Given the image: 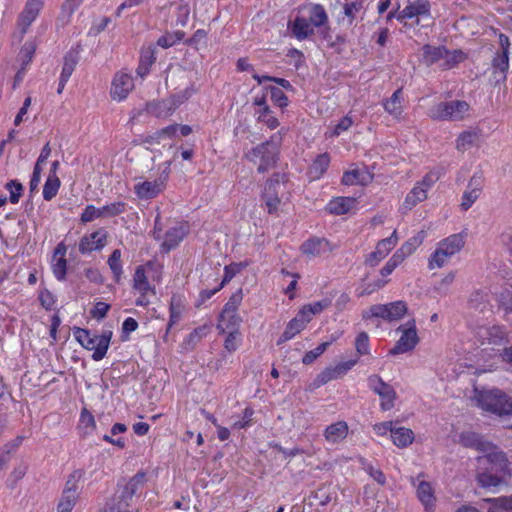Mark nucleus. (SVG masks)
<instances>
[{"instance_id":"obj_1","label":"nucleus","mask_w":512,"mask_h":512,"mask_svg":"<svg viewBox=\"0 0 512 512\" xmlns=\"http://www.w3.org/2000/svg\"><path fill=\"white\" fill-rule=\"evenodd\" d=\"M282 143L281 133L278 132L262 144L257 145L248 151L245 157L254 164L258 163L259 173H265L274 168L279 158L280 146Z\"/></svg>"},{"instance_id":"obj_2","label":"nucleus","mask_w":512,"mask_h":512,"mask_svg":"<svg viewBox=\"0 0 512 512\" xmlns=\"http://www.w3.org/2000/svg\"><path fill=\"white\" fill-rule=\"evenodd\" d=\"M473 400L478 407L493 414H512V399L499 389L480 391L475 388Z\"/></svg>"},{"instance_id":"obj_3","label":"nucleus","mask_w":512,"mask_h":512,"mask_svg":"<svg viewBox=\"0 0 512 512\" xmlns=\"http://www.w3.org/2000/svg\"><path fill=\"white\" fill-rule=\"evenodd\" d=\"M74 336L85 349L94 351L93 360L100 361L107 353L112 332L105 331L101 335H92L90 331L77 327L74 330Z\"/></svg>"},{"instance_id":"obj_4","label":"nucleus","mask_w":512,"mask_h":512,"mask_svg":"<svg viewBox=\"0 0 512 512\" xmlns=\"http://www.w3.org/2000/svg\"><path fill=\"white\" fill-rule=\"evenodd\" d=\"M464 244L465 240L461 234H453L440 241L437 249L430 258V269L434 267L441 268L451 256L461 251Z\"/></svg>"},{"instance_id":"obj_5","label":"nucleus","mask_w":512,"mask_h":512,"mask_svg":"<svg viewBox=\"0 0 512 512\" xmlns=\"http://www.w3.org/2000/svg\"><path fill=\"white\" fill-rule=\"evenodd\" d=\"M285 189L284 176H281L279 173L273 174L266 182L262 193V200L269 214H275L279 211Z\"/></svg>"},{"instance_id":"obj_6","label":"nucleus","mask_w":512,"mask_h":512,"mask_svg":"<svg viewBox=\"0 0 512 512\" xmlns=\"http://www.w3.org/2000/svg\"><path fill=\"white\" fill-rule=\"evenodd\" d=\"M145 482L146 474L144 472H138L123 487L120 494L115 496V503L109 506V511L130 512L128 508L131 505L133 496L143 488Z\"/></svg>"},{"instance_id":"obj_7","label":"nucleus","mask_w":512,"mask_h":512,"mask_svg":"<svg viewBox=\"0 0 512 512\" xmlns=\"http://www.w3.org/2000/svg\"><path fill=\"white\" fill-rule=\"evenodd\" d=\"M469 111V104L465 101L454 100L440 102L429 110V116L434 120H462Z\"/></svg>"},{"instance_id":"obj_8","label":"nucleus","mask_w":512,"mask_h":512,"mask_svg":"<svg viewBox=\"0 0 512 512\" xmlns=\"http://www.w3.org/2000/svg\"><path fill=\"white\" fill-rule=\"evenodd\" d=\"M407 311L408 308L404 301H396L388 304L372 305L362 312V317L363 319L377 317L391 322L402 319Z\"/></svg>"},{"instance_id":"obj_9","label":"nucleus","mask_w":512,"mask_h":512,"mask_svg":"<svg viewBox=\"0 0 512 512\" xmlns=\"http://www.w3.org/2000/svg\"><path fill=\"white\" fill-rule=\"evenodd\" d=\"M81 478L82 472L79 470L69 475L57 505V512H71L73 510L80 495L79 482Z\"/></svg>"},{"instance_id":"obj_10","label":"nucleus","mask_w":512,"mask_h":512,"mask_svg":"<svg viewBox=\"0 0 512 512\" xmlns=\"http://www.w3.org/2000/svg\"><path fill=\"white\" fill-rule=\"evenodd\" d=\"M397 331L401 332V336L395 346L390 350V354L396 355L412 351L419 343L420 339L417 334L416 321L414 318L400 325Z\"/></svg>"},{"instance_id":"obj_11","label":"nucleus","mask_w":512,"mask_h":512,"mask_svg":"<svg viewBox=\"0 0 512 512\" xmlns=\"http://www.w3.org/2000/svg\"><path fill=\"white\" fill-rule=\"evenodd\" d=\"M508 467L506 455L497 449L477 457V471H487L488 474L497 473L504 476Z\"/></svg>"},{"instance_id":"obj_12","label":"nucleus","mask_w":512,"mask_h":512,"mask_svg":"<svg viewBox=\"0 0 512 512\" xmlns=\"http://www.w3.org/2000/svg\"><path fill=\"white\" fill-rule=\"evenodd\" d=\"M369 387L381 398V408L384 411L390 410L394 406L396 392L394 388L385 383L378 375H372L368 378Z\"/></svg>"},{"instance_id":"obj_13","label":"nucleus","mask_w":512,"mask_h":512,"mask_svg":"<svg viewBox=\"0 0 512 512\" xmlns=\"http://www.w3.org/2000/svg\"><path fill=\"white\" fill-rule=\"evenodd\" d=\"M125 211V203L114 202L100 208L88 205L81 215V221L84 223L93 221L96 218H107L117 216Z\"/></svg>"},{"instance_id":"obj_14","label":"nucleus","mask_w":512,"mask_h":512,"mask_svg":"<svg viewBox=\"0 0 512 512\" xmlns=\"http://www.w3.org/2000/svg\"><path fill=\"white\" fill-rule=\"evenodd\" d=\"M134 89V81L131 75L118 72L115 74L110 90V96L115 101H122Z\"/></svg>"},{"instance_id":"obj_15","label":"nucleus","mask_w":512,"mask_h":512,"mask_svg":"<svg viewBox=\"0 0 512 512\" xmlns=\"http://www.w3.org/2000/svg\"><path fill=\"white\" fill-rule=\"evenodd\" d=\"M357 360L341 362L334 367H327L321 371L314 380V385L320 387L328 382L342 378L355 364Z\"/></svg>"},{"instance_id":"obj_16","label":"nucleus","mask_w":512,"mask_h":512,"mask_svg":"<svg viewBox=\"0 0 512 512\" xmlns=\"http://www.w3.org/2000/svg\"><path fill=\"white\" fill-rule=\"evenodd\" d=\"M459 443L465 448L475 449L479 452L489 453L495 448L489 441L473 431H463L459 435Z\"/></svg>"},{"instance_id":"obj_17","label":"nucleus","mask_w":512,"mask_h":512,"mask_svg":"<svg viewBox=\"0 0 512 512\" xmlns=\"http://www.w3.org/2000/svg\"><path fill=\"white\" fill-rule=\"evenodd\" d=\"M107 232L99 229L89 235H85L79 242V251L82 254L90 253L94 250H100L106 245Z\"/></svg>"},{"instance_id":"obj_18","label":"nucleus","mask_w":512,"mask_h":512,"mask_svg":"<svg viewBox=\"0 0 512 512\" xmlns=\"http://www.w3.org/2000/svg\"><path fill=\"white\" fill-rule=\"evenodd\" d=\"M476 334L482 339V344L501 346L507 342V333L500 326L480 327Z\"/></svg>"},{"instance_id":"obj_19","label":"nucleus","mask_w":512,"mask_h":512,"mask_svg":"<svg viewBox=\"0 0 512 512\" xmlns=\"http://www.w3.org/2000/svg\"><path fill=\"white\" fill-rule=\"evenodd\" d=\"M310 322L307 315L304 313L302 308L299 310L297 315L289 321L287 324L285 331L280 336L277 344L280 345L290 339H292L294 336H296L298 333H300L306 325Z\"/></svg>"},{"instance_id":"obj_20","label":"nucleus","mask_w":512,"mask_h":512,"mask_svg":"<svg viewBox=\"0 0 512 512\" xmlns=\"http://www.w3.org/2000/svg\"><path fill=\"white\" fill-rule=\"evenodd\" d=\"M178 130V124L169 125L159 131H156L152 135H149L145 138L144 143L154 145L159 144L162 145L163 148H168L171 150L173 148V137L176 135Z\"/></svg>"},{"instance_id":"obj_21","label":"nucleus","mask_w":512,"mask_h":512,"mask_svg":"<svg viewBox=\"0 0 512 512\" xmlns=\"http://www.w3.org/2000/svg\"><path fill=\"white\" fill-rule=\"evenodd\" d=\"M483 182V177L480 174H475L471 177L467 190L462 197L461 207L463 210H468L478 199L483 188Z\"/></svg>"},{"instance_id":"obj_22","label":"nucleus","mask_w":512,"mask_h":512,"mask_svg":"<svg viewBox=\"0 0 512 512\" xmlns=\"http://www.w3.org/2000/svg\"><path fill=\"white\" fill-rule=\"evenodd\" d=\"M397 242V233L394 231L390 237L382 239L377 243L375 251L370 253L367 262L374 266L389 254V252L396 246Z\"/></svg>"},{"instance_id":"obj_23","label":"nucleus","mask_w":512,"mask_h":512,"mask_svg":"<svg viewBox=\"0 0 512 512\" xmlns=\"http://www.w3.org/2000/svg\"><path fill=\"white\" fill-rule=\"evenodd\" d=\"M176 108L177 103L170 99V97L146 104V111L157 118H167L172 115Z\"/></svg>"},{"instance_id":"obj_24","label":"nucleus","mask_w":512,"mask_h":512,"mask_svg":"<svg viewBox=\"0 0 512 512\" xmlns=\"http://www.w3.org/2000/svg\"><path fill=\"white\" fill-rule=\"evenodd\" d=\"M349 427L347 422L338 421L328 425L323 433L325 440L330 444L342 442L348 435Z\"/></svg>"},{"instance_id":"obj_25","label":"nucleus","mask_w":512,"mask_h":512,"mask_svg":"<svg viewBox=\"0 0 512 512\" xmlns=\"http://www.w3.org/2000/svg\"><path fill=\"white\" fill-rule=\"evenodd\" d=\"M430 11V3L428 0H416L407 5L397 16L398 21L411 19L420 15H428Z\"/></svg>"},{"instance_id":"obj_26","label":"nucleus","mask_w":512,"mask_h":512,"mask_svg":"<svg viewBox=\"0 0 512 512\" xmlns=\"http://www.w3.org/2000/svg\"><path fill=\"white\" fill-rule=\"evenodd\" d=\"M301 251L308 257H317L331 251V246L324 238H313L301 245Z\"/></svg>"},{"instance_id":"obj_27","label":"nucleus","mask_w":512,"mask_h":512,"mask_svg":"<svg viewBox=\"0 0 512 512\" xmlns=\"http://www.w3.org/2000/svg\"><path fill=\"white\" fill-rule=\"evenodd\" d=\"M164 188L162 180L144 181L134 186L135 193L141 199L156 197Z\"/></svg>"},{"instance_id":"obj_28","label":"nucleus","mask_w":512,"mask_h":512,"mask_svg":"<svg viewBox=\"0 0 512 512\" xmlns=\"http://www.w3.org/2000/svg\"><path fill=\"white\" fill-rule=\"evenodd\" d=\"M417 497L424 505L426 512H433L436 498L432 485L424 480H420L417 485Z\"/></svg>"},{"instance_id":"obj_29","label":"nucleus","mask_w":512,"mask_h":512,"mask_svg":"<svg viewBox=\"0 0 512 512\" xmlns=\"http://www.w3.org/2000/svg\"><path fill=\"white\" fill-rule=\"evenodd\" d=\"M187 233L188 226L186 224H179L169 229L165 234V240L162 243V247L165 248L166 251L175 248L184 239Z\"/></svg>"},{"instance_id":"obj_30","label":"nucleus","mask_w":512,"mask_h":512,"mask_svg":"<svg viewBox=\"0 0 512 512\" xmlns=\"http://www.w3.org/2000/svg\"><path fill=\"white\" fill-rule=\"evenodd\" d=\"M242 318L238 313H224L221 312L218 317L216 328L219 333L224 334L226 331H239Z\"/></svg>"},{"instance_id":"obj_31","label":"nucleus","mask_w":512,"mask_h":512,"mask_svg":"<svg viewBox=\"0 0 512 512\" xmlns=\"http://www.w3.org/2000/svg\"><path fill=\"white\" fill-rule=\"evenodd\" d=\"M402 89H397L390 98L383 101L384 110L396 119H400L403 113Z\"/></svg>"},{"instance_id":"obj_32","label":"nucleus","mask_w":512,"mask_h":512,"mask_svg":"<svg viewBox=\"0 0 512 512\" xmlns=\"http://www.w3.org/2000/svg\"><path fill=\"white\" fill-rule=\"evenodd\" d=\"M372 175L364 169H353L344 173L342 183L345 185H367Z\"/></svg>"},{"instance_id":"obj_33","label":"nucleus","mask_w":512,"mask_h":512,"mask_svg":"<svg viewBox=\"0 0 512 512\" xmlns=\"http://www.w3.org/2000/svg\"><path fill=\"white\" fill-rule=\"evenodd\" d=\"M356 205V199L351 197H337L327 206L331 214L342 215L349 212Z\"/></svg>"},{"instance_id":"obj_34","label":"nucleus","mask_w":512,"mask_h":512,"mask_svg":"<svg viewBox=\"0 0 512 512\" xmlns=\"http://www.w3.org/2000/svg\"><path fill=\"white\" fill-rule=\"evenodd\" d=\"M426 233L424 230L419 231L415 236L406 241L395 253L404 261L411 255L423 242Z\"/></svg>"},{"instance_id":"obj_35","label":"nucleus","mask_w":512,"mask_h":512,"mask_svg":"<svg viewBox=\"0 0 512 512\" xmlns=\"http://www.w3.org/2000/svg\"><path fill=\"white\" fill-rule=\"evenodd\" d=\"M185 310V301L181 296L174 295L170 301V318L167 330L171 329L173 325L177 324Z\"/></svg>"},{"instance_id":"obj_36","label":"nucleus","mask_w":512,"mask_h":512,"mask_svg":"<svg viewBox=\"0 0 512 512\" xmlns=\"http://www.w3.org/2000/svg\"><path fill=\"white\" fill-rule=\"evenodd\" d=\"M391 437L397 447L405 448L412 444L414 433L411 429L405 427L393 428Z\"/></svg>"},{"instance_id":"obj_37","label":"nucleus","mask_w":512,"mask_h":512,"mask_svg":"<svg viewBox=\"0 0 512 512\" xmlns=\"http://www.w3.org/2000/svg\"><path fill=\"white\" fill-rule=\"evenodd\" d=\"M330 163V157L327 153L320 154L314 160L309 168V176L312 180L319 179L327 170Z\"/></svg>"},{"instance_id":"obj_38","label":"nucleus","mask_w":512,"mask_h":512,"mask_svg":"<svg viewBox=\"0 0 512 512\" xmlns=\"http://www.w3.org/2000/svg\"><path fill=\"white\" fill-rule=\"evenodd\" d=\"M133 287L137 291H139L142 294H147L151 292L154 294V289L151 287L148 278L145 274V270L143 266H138L134 273V279H133Z\"/></svg>"},{"instance_id":"obj_39","label":"nucleus","mask_w":512,"mask_h":512,"mask_svg":"<svg viewBox=\"0 0 512 512\" xmlns=\"http://www.w3.org/2000/svg\"><path fill=\"white\" fill-rule=\"evenodd\" d=\"M292 33L297 39L303 40L313 34V28L306 18L297 17L292 25Z\"/></svg>"},{"instance_id":"obj_40","label":"nucleus","mask_w":512,"mask_h":512,"mask_svg":"<svg viewBox=\"0 0 512 512\" xmlns=\"http://www.w3.org/2000/svg\"><path fill=\"white\" fill-rule=\"evenodd\" d=\"M427 198L426 188L423 186H416L410 191L403 202V208L411 210L419 202L424 201Z\"/></svg>"},{"instance_id":"obj_41","label":"nucleus","mask_w":512,"mask_h":512,"mask_svg":"<svg viewBox=\"0 0 512 512\" xmlns=\"http://www.w3.org/2000/svg\"><path fill=\"white\" fill-rule=\"evenodd\" d=\"M445 53V48L442 46H431L425 45L423 47V58L427 65H433L435 63L441 64Z\"/></svg>"},{"instance_id":"obj_42","label":"nucleus","mask_w":512,"mask_h":512,"mask_svg":"<svg viewBox=\"0 0 512 512\" xmlns=\"http://www.w3.org/2000/svg\"><path fill=\"white\" fill-rule=\"evenodd\" d=\"M310 24L315 27H321L328 21V16L325 9L320 4H313L309 8V20Z\"/></svg>"},{"instance_id":"obj_43","label":"nucleus","mask_w":512,"mask_h":512,"mask_svg":"<svg viewBox=\"0 0 512 512\" xmlns=\"http://www.w3.org/2000/svg\"><path fill=\"white\" fill-rule=\"evenodd\" d=\"M503 477L497 473L488 474L487 471H477L476 479L479 486L483 488L497 487L503 482Z\"/></svg>"},{"instance_id":"obj_44","label":"nucleus","mask_w":512,"mask_h":512,"mask_svg":"<svg viewBox=\"0 0 512 512\" xmlns=\"http://www.w3.org/2000/svg\"><path fill=\"white\" fill-rule=\"evenodd\" d=\"M478 138L479 137L476 132L464 131L457 138L456 149L461 152L467 151L476 144Z\"/></svg>"},{"instance_id":"obj_45","label":"nucleus","mask_w":512,"mask_h":512,"mask_svg":"<svg viewBox=\"0 0 512 512\" xmlns=\"http://www.w3.org/2000/svg\"><path fill=\"white\" fill-rule=\"evenodd\" d=\"M465 59V54L461 50L449 51L445 48V53L440 67L450 69Z\"/></svg>"},{"instance_id":"obj_46","label":"nucleus","mask_w":512,"mask_h":512,"mask_svg":"<svg viewBox=\"0 0 512 512\" xmlns=\"http://www.w3.org/2000/svg\"><path fill=\"white\" fill-rule=\"evenodd\" d=\"M78 62L77 53L74 51H70L64 58V64L61 72V78L63 81H68L70 76L72 75L76 64Z\"/></svg>"},{"instance_id":"obj_47","label":"nucleus","mask_w":512,"mask_h":512,"mask_svg":"<svg viewBox=\"0 0 512 512\" xmlns=\"http://www.w3.org/2000/svg\"><path fill=\"white\" fill-rule=\"evenodd\" d=\"M59 187L60 179L57 177V175H49L43 187L44 199L49 201L55 197Z\"/></svg>"},{"instance_id":"obj_48","label":"nucleus","mask_w":512,"mask_h":512,"mask_svg":"<svg viewBox=\"0 0 512 512\" xmlns=\"http://www.w3.org/2000/svg\"><path fill=\"white\" fill-rule=\"evenodd\" d=\"M330 305H331L330 299H323L321 301L314 302L312 304L304 305L302 307V310L304 311V313L307 315V317L311 321V319L314 315L321 313L323 310L328 308Z\"/></svg>"},{"instance_id":"obj_49","label":"nucleus","mask_w":512,"mask_h":512,"mask_svg":"<svg viewBox=\"0 0 512 512\" xmlns=\"http://www.w3.org/2000/svg\"><path fill=\"white\" fill-rule=\"evenodd\" d=\"M359 461L362 465V468L370 475V477H372L379 485L383 486L386 484V477L384 475V473L374 467L373 465L369 464L366 459H364L363 457H360L359 458Z\"/></svg>"},{"instance_id":"obj_50","label":"nucleus","mask_w":512,"mask_h":512,"mask_svg":"<svg viewBox=\"0 0 512 512\" xmlns=\"http://www.w3.org/2000/svg\"><path fill=\"white\" fill-rule=\"evenodd\" d=\"M83 0H65L62 5L60 20L63 23H68L74 11L81 5Z\"/></svg>"},{"instance_id":"obj_51","label":"nucleus","mask_w":512,"mask_h":512,"mask_svg":"<svg viewBox=\"0 0 512 512\" xmlns=\"http://www.w3.org/2000/svg\"><path fill=\"white\" fill-rule=\"evenodd\" d=\"M243 300V292L242 289H238L235 293H233L227 303L224 305V308L221 312L224 313H238V308Z\"/></svg>"},{"instance_id":"obj_52","label":"nucleus","mask_w":512,"mask_h":512,"mask_svg":"<svg viewBox=\"0 0 512 512\" xmlns=\"http://www.w3.org/2000/svg\"><path fill=\"white\" fill-rule=\"evenodd\" d=\"M108 264L110 269L112 270L116 281H119L122 274V265H121V252L116 249L112 252L108 259Z\"/></svg>"},{"instance_id":"obj_53","label":"nucleus","mask_w":512,"mask_h":512,"mask_svg":"<svg viewBox=\"0 0 512 512\" xmlns=\"http://www.w3.org/2000/svg\"><path fill=\"white\" fill-rule=\"evenodd\" d=\"M258 121L266 124L270 129H275L279 126V121L273 115L268 106H264L263 109L257 111Z\"/></svg>"},{"instance_id":"obj_54","label":"nucleus","mask_w":512,"mask_h":512,"mask_svg":"<svg viewBox=\"0 0 512 512\" xmlns=\"http://www.w3.org/2000/svg\"><path fill=\"white\" fill-rule=\"evenodd\" d=\"M335 339L336 338H333L331 341L323 342L320 345H318L314 350L307 352L302 359L303 363L307 365L313 363L321 354L325 352V350L331 345V343Z\"/></svg>"},{"instance_id":"obj_55","label":"nucleus","mask_w":512,"mask_h":512,"mask_svg":"<svg viewBox=\"0 0 512 512\" xmlns=\"http://www.w3.org/2000/svg\"><path fill=\"white\" fill-rule=\"evenodd\" d=\"M488 512H512V496L494 499Z\"/></svg>"},{"instance_id":"obj_56","label":"nucleus","mask_w":512,"mask_h":512,"mask_svg":"<svg viewBox=\"0 0 512 512\" xmlns=\"http://www.w3.org/2000/svg\"><path fill=\"white\" fill-rule=\"evenodd\" d=\"M183 37L184 33L179 31L174 34H166L157 40V45L161 46L162 48H169L176 44L178 41L182 40Z\"/></svg>"},{"instance_id":"obj_57","label":"nucleus","mask_w":512,"mask_h":512,"mask_svg":"<svg viewBox=\"0 0 512 512\" xmlns=\"http://www.w3.org/2000/svg\"><path fill=\"white\" fill-rule=\"evenodd\" d=\"M242 268L243 265L241 263H232L230 265L225 266L224 277L222 279V282L220 283V288H223L224 285L230 282L232 278L241 271Z\"/></svg>"},{"instance_id":"obj_58","label":"nucleus","mask_w":512,"mask_h":512,"mask_svg":"<svg viewBox=\"0 0 512 512\" xmlns=\"http://www.w3.org/2000/svg\"><path fill=\"white\" fill-rule=\"evenodd\" d=\"M37 14L28 10L24 9V11L21 13L19 18V28L21 30V34L26 33L28 27L31 25V23L36 19Z\"/></svg>"},{"instance_id":"obj_59","label":"nucleus","mask_w":512,"mask_h":512,"mask_svg":"<svg viewBox=\"0 0 512 512\" xmlns=\"http://www.w3.org/2000/svg\"><path fill=\"white\" fill-rule=\"evenodd\" d=\"M37 14L28 10L24 9V11L21 13L19 18V28L21 30V34L26 33L28 27L31 25V23L36 19Z\"/></svg>"},{"instance_id":"obj_60","label":"nucleus","mask_w":512,"mask_h":512,"mask_svg":"<svg viewBox=\"0 0 512 512\" xmlns=\"http://www.w3.org/2000/svg\"><path fill=\"white\" fill-rule=\"evenodd\" d=\"M493 67L495 70H499L504 74L509 67V52H501L493 59ZM505 79V75H503Z\"/></svg>"},{"instance_id":"obj_61","label":"nucleus","mask_w":512,"mask_h":512,"mask_svg":"<svg viewBox=\"0 0 512 512\" xmlns=\"http://www.w3.org/2000/svg\"><path fill=\"white\" fill-rule=\"evenodd\" d=\"M355 349L359 355H367L369 353V336L366 332L358 334L355 340Z\"/></svg>"},{"instance_id":"obj_62","label":"nucleus","mask_w":512,"mask_h":512,"mask_svg":"<svg viewBox=\"0 0 512 512\" xmlns=\"http://www.w3.org/2000/svg\"><path fill=\"white\" fill-rule=\"evenodd\" d=\"M209 330L210 326L206 324L194 329L187 337V343L189 345H195L209 333Z\"/></svg>"},{"instance_id":"obj_63","label":"nucleus","mask_w":512,"mask_h":512,"mask_svg":"<svg viewBox=\"0 0 512 512\" xmlns=\"http://www.w3.org/2000/svg\"><path fill=\"white\" fill-rule=\"evenodd\" d=\"M6 188L10 192V201L14 204L18 203L23 191L22 184L16 180H11L6 184Z\"/></svg>"},{"instance_id":"obj_64","label":"nucleus","mask_w":512,"mask_h":512,"mask_svg":"<svg viewBox=\"0 0 512 512\" xmlns=\"http://www.w3.org/2000/svg\"><path fill=\"white\" fill-rule=\"evenodd\" d=\"M363 1L357 0L344 5V14L349 18V23L355 18L356 14L363 9Z\"/></svg>"}]
</instances>
